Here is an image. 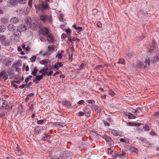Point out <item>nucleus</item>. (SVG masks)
I'll return each instance as SVG.
<instances>
[{
    "mask_svg": "<svg viewBox=\"0 0 159 159\" xmlns=\"http://www.w3.org/2000/svg\"><path fill=\"white\" fill-rule=\"evenodd\" d=\"M8 102L6 100H3V102L2 103V106L3 107L7 108V109L8 110Z\"/></svg>",
    "mask_w": 159,
    "mask_h": 159,
    "instance_id": "nucleus-19",
    "label": "nucleus"
},
{
    "mask_svg": "<svg viewBox=\"0 0 159 159\" xmlns=\"http://www.w3.org/2000/svg\"><path fill=\"white\" fill-rule=\"evenodd\" d=\"M50 61L48 59H45L42 60L40 61V63L42 65H46L47 63L49 62Z\"/></svg>",
    "mask_w": 159,
    "mask_h": 159,
    "instance_id": "nucleus-25",
    "label": "nucleus"
},
{
    "mask_svg": "<svg viewBox=\"0 0 159 159\" xmlns=\"http://www.w3.org/2000/svg\"><path fill=\"white\" fill-rule=\"evenodd\" d=\"M44 138H45V137L47 138L48 137L50 136V135L49 134H44Z\"/></svg>",
    "mask_w": 159,
    "mask_h": 159,
    "instance_id": "nucleus-64",
    "label": "nucleus"
},
{
    "mask_svg": "<svg viewBox=\"0 0 159 159\" xmlns=\"http://www.w3.org/2000/svg\"><path fill=\"white\" fill-rule=\"evenodd\" d=\"M41 9L42 11L49 9V6L46 2H43L41 4Z\"/></svg>",
    "mask_w": 159,
    "mask_h": 159,
    "instance_id": "nucleus-8",
    "label": "nucleus"
},
{
    "mask_svg": "<svg viewBox=\"0 0 159 159\" xmlns=\"http://www.w3.org/2000/svg\"><path fill=\"white\" fill-rule=\"evenodd\" d=\"M134 54L132 51H129L127 54V56L129 58H130L134 57Z\"/></svg>",
    "mask_w": 159,
    "mask_h": 159,
    "instance_id": "nucleus-22",
    "label": "nucleus"
},
{
    "mask_svg": "<svg viewBox=\"0 0 159 159\" xmlns=\"http://www.w3.org/2000/svg\"><path fill=\"white\" fill-rule=\"evenodd\" d=\"M17 4V0H9L7 2V5L9 7L15 6Z\"/></svg>",
    "mask_w": 159,
    "mask_h": 159,
    "instance_id": "nucleus-7",
    "label": "nucleus"
},
{
    "mask_svg": "<svg viewBox=\"0 0 159 159\" xmlns=\"http://www.w3.org/2000/svg\"><path fill=\"white\" fill-rule=\"evenodd\" d=\"M17 12L19 13L20 15H24L25 14V12H24V10L22 9H20L17 10Z\"/></svg>",
    "mask_w": 159,
    "mask_h": 159,
    "instance_id": "nucleus-27",
    "label": "nucleus"
},
{
    "mask_svg": "<svg viewBox=\"0 0 159 159\" xmlns=\"http://www.w3.org/2000/svg\"><path fill=\"white\" fill-rule=\"evenodd\" d=\"M17 1L18 3L22 4H25L26 2V0H17Z\"/></svg>",
    "mask_w": 159,
    "mask_h": 159,
    "instance_id": "nucleus-42",
    "label": "nucleus"
},
{
    "mask_svg": "<svg viewBox=\"0 0 159 159\" xmlns=\"http://www.w3.org/2000/svg\"><path fill=\"white\" fill-rule=\"evenodd\" d=\"M51 50H48L46 52L44 53L43 54H42V56H49L50 55L51 53Z\"/></svg>",
    "mask_w": 159,
    "mask_h": 159,
    "instance_id": "nucleus-33",
    "label": "nucleus"
},
{
    "mask_svg": "<svg viewBox=\"0 0 159 159\" xmlns=\"http://www.w3.org/2000/svg\"><path fill=\"white\" fill-rule=\"evenodd\" d=\"M22 48L23 49H25V50H30L31 48V44L30 43H25V44H22L21 45Z\"/></svg>",
    "mask_w": 159,
    "mask_h": 159,
    "instance_id": "nucleus-10",
    "label": "nucleus"
},
{
    "mask_svg": "<svg viewBox=\"0 0 159 159\" xmlns=\"http://www.w3.org/2000/svg\"><path fill=\"white\" fill-rule=\"evenodd\" d=\"M36 58V56H34L30 58L31 61L33 62L34 61H35Z\"/></svg>",
    "mask_w": 159,
    "mask_h": 159,
    "instance_id": "nucleus-49",
    "label": "nucleus"
},
{
    "mask_svg": "<svg viewBox=\"0 0 159 159\" xmlns=\"http://www.w3.org/2000/svg\"><path fill=\"white\" fill-rule=\"evenodd\" d=\"M14 70L11 68H9L7 70H2L0 72V78L2 80H7L9 77L11 79L14 76Z\"/></svg>",
    "mask_w": 159,
    "mask_h": 159,
    "instance_id": "nucleus-1",
    "label": "nucleus"
},
{
    "mask_svg": "<svg viewBox=\"0 0 159 159\" xmlns=\"http://www.w3.org/2000/svg\"><path fill=\"white\" fill-rule=\"evenodd\" d=\"M63 66V64L61 62H58L53 65V67L54 69L58 70L60 67H61Z\"/></svg>",
    "mask_w": 159,
    "mask_h": 159,
    "instance_id": "nucleus-15",
    "label": "nucleus"
},
{
    "mask_svg": "<svg viewBox=\"0 0 159 159\" xmlns=\"http://www.w3.org/2000/svg\"><path fill=\"white\" fill-rule=\"evenodd\" d=\"M73 27L75 29L78 30L79 31H80L82 30V27L78 26L77 27L75 25H73Z\"/></svg>",
    "mask_w": 159,
    "mask_h": 159,
    "instance_id": "nucleus-30",
    "label": "nucleus"
},
{
    "mask_svg": "<svg viewBox=\"0 0 159 159\" xmlns=\"http://www.w3.org/2000/svg\"><path fill=\"white\" fill-rule=\"evenodd\" d=\"M120 141L122 142H126V141L124 139L121 138L120 139Z\"/></svg>",
    "mask_w": 159,
    "mask_h": 159,
    "instance_id": "nucleus-62",
    "label": "nucleus"
},
{
    "mask_svg": "<svg viewBox=\"0 0 159 159\" xmlns=\"http://www.w3.org/2000/svg\"><path fill=\"white\" fill-rule=\"evenodd\" d=\"M67 37V36L65 34L63 33L61 35V39H64Z\"/></svg>",
    "mask_w": 159,
    "mask_h": 159,
    "instance_id": "nucleus-44",
    "label": "nucleus"
},
{
    "mask_svg": "<svg viewBox=\"0 0 159 159\" xmlns=\"http://www.w3.org/2000/svg\"><path fill=\"white\" fill-rule=\"evenodd\" d=\"M127 125L130 126H135V123H131V122H128Z\"/></svg>",
    "mask_w": 159,
    "mask_h": 159,
    "instance_id": "nucleus-57",
    "label": "nucleus"
},
{
    "mask_svg": "<svg viewBox=\"0 0 159 159\" xmlns=\"http://www.w3.org/2000/svg\"><path fill=\"white\" fill-rule=\"evenodd\" d=\"M30 80V79L29 78L27 77L25 79V82L27 83Z\"/></svg>",
    "mask_w": 159,
    "mask_h": 159,
    "instance_id": "nucleus-60",
    "label": "nucleus"
},
{
    "mask_svg": "<svg viewBox=\"0 0 159 159\" xmlns=\"http://www.w3.org/2000/svg\"><path fill=\"white\" fill-rule=\"evenodd\" d=\"M126 115L128 116V118L129 119H134L136 118L135 116L129 112L128 113V115Z\"/></svg>",
    "mask_w": 159,
    "mask_h": 159,
    "instance_id": "nucleus-26",
    "label": "nucleus"
},
{
    "mask_svg": "<svg viewBox=\"0 0 159 159\" xmlns=\"http://www.w3.org/2000/svg\"><path fill=\"white\" fill-rule=\"evenodd\" d=\"M120 157L121 158L126 159L127 158V155L126 154V150H124L120 151Z\"/></svg>",
    "mask_w": 159,
    "mask_h": 159,
    "instance_id": "nucleus-11",
    "label": "nucleus"
},
{
    "mask_svg": "<svg viewBox=\"0 0 159 159\" xmlns=\"http://www.w3.org/2000/svg\"><path fill=\"white\" fill-rule=\"evenodd\" d=\"M84 103V101L83 100H81L79 101L78 103L77 104L79 105H82Z\"/></svg>",
    "mask_w": 159,
    "mask_h": 159,
    "instance_id": "nucleus-55",
    "label": "nucleus"
},
{
    "mask_svg": "<svg viewBox=\"0 0 159 159\" xmlns=\"http://www.w3.org/2000/svg\"><path fill=\"white\" fill-rule=\"evenodd\" d=\"M20 33H21L18 34V35H15L14 34L11 37V40L14 42H16L19 41V37L21 35Z\"/></svg>",
    "mask_w": 159,
    "mask_h": 159,
    "instance_id": "nucleus-9",
    "label": "nucleus"
},
{
    "mask_svg": "<svg viewBox=\"0 0 159 159\" xmlns=\"http://www.w3.org/2000/svg\"><path fill=\"white\" fill-rule=\"evenodd\" d=\"M103 138L108 143H111L112 140L110 137L107 135H104L103 136Z\"/></svg>",
    "mask_w": 159,
    "mask_h": 159,
    "instance_id": "nucleus-20",
    "label": "nucleus"
},
{
    "mask_svg": "<svg viewBox=\"0 0 159 159\" xmlns=\"http://www.w3.org/2000/svg\"><path fill=\"white\" fill-rule=\"evenodd\" d=\"M87 102L91 104H94L95 103V101L94 100L92 99L88 100L87 101Z\"/></svg>",
    "mask_w": 159,
    "mask_h": 159,
    "instance_id": "nucleus-38",
    "label": "nucleus"
},
{
    "mask_svg": "<svg viewBox=\"0 0 159 159\" xmlns=\"http://www.w3.org/2000/svg\"><path fill=\"white\" fill-rule=\"evenodd\" d=\"M8 30L10 31H13L14 34L18 35V34L20 33V31L18 29L16 28L14 25L10 24L8 25L7 27Z\"/></svg>",
    "mask_w": 159,
    "mask_h": 159,
    "instance_id": "nucleus-3",
    "label": "nucleus"
},
{
    "mask_svg": "<svg viewBox=\"0 0 159 159\" xmlns=\"http://www.w3.org/2000/svg\"><path fill=\"white\" fill-rule=\"evenodd\" d=\"M108 93L111 96H113L115 94V93L111 90H110L109 91Z\"/></svg>",
    "mask_w": 159,
    "mask_h": 159,
    "instance_id": "nucleus-48",
    "label": "nucleus"
},
{
    "mask_svg": "<svg viewBox=\"0 0 159 159\" xmlns=\"http://www.w3.org/2000/svg\"><path fill=\"white\" fill-rule=\"evenodd\" d=\"M46 39L49 43H53L54 42L53 36L51 34L48 35L46 37Z\"/></svg>",
    "mask_w": 159,
    "mask_h": 159,
    "instance_id": "nucleus-12",
    "label": "nucleus"
},
{
    "mask_svg": "<svg viewBox=\"0 0 159 159\" xmlns=\"http://www.w3.org/2000/svg\"><path fill=\"white\" fill-rule=\"evenodd\" d=\"M43 120H39L37 121V124L39 125H42L43 123Z\"/></svg>",
    "mask_w": 159,
    "mask_h": 159,
    "instance_id": "nucleus-50",
    "label": "nucleus"
},
{
    "mask_svg": "<svg viewBox=\"0 0 159 159\" xmlns=\"http://www.w3.org/2000/svg\"><path fill=\"white\" fill-rule=\"evenodd\" d=\"M19 21L18 18L16 17H12L10 19L11 23L13 24H16L19 22Z\"/></svg>",
    "mask_w": 159,
    "mask_h": 159,
    "instance_id": "nucleus-17",
    "label": "nucleus"
},
{
    "mask_svg": "<svg viewBox=\"0 0 159 159\" xmlns=\"http://www.w3.org/2000/svg\"><path fill=\"white\" fill-rule=\"evenodd\" d=\"M154 60H152V61H153V63H156V61H159V57L158 58V56H157L156 57V56H155L154 57Z\"/></svg>",
    "mask_w": 159,
    "mask_h": 159,
    "instance_id": "nucleus-34",
    "label": "nucleus"
},
{
    "mask_svg": "<svg viewBox=\"0 0 159 159\" xmlns=\"http://www.w3.org/2000/svg\"><path fill=\"white\" fill-rule=\"evenodd\" d=\"M35 130L36 134H39L40 133L41 130L40 128L39 127H37L35 128Z\"/></svg>",
    "mask_w": 159,
    "mask_h": 159,
    "instance_id": "nucleus-31",
    "label": "nucleus"
},
{
    "mask_svg": "<svg viewBox=\"0 0 159 159\" xmlns=\"http://www.w3.org/2000/svg\"><path fill=\"white\" fill-rule=\"evenodd\" d=\"M84 115H85V114L84 113V112L83 111V112L80 111L78 112V115L79 116H83Z\"/></svg>",
    "mask_w": 159,
    "mask_h": 159,
    "instance_id": "nucleus-51",
    "label": "nucleus"
},
{
    "mask_svg": "<svg viewBox=\"0 0 159 159\" xmlns=\"http://www.w3.org/2000/svg\"><path fill=\"white\" fill-rule=\"evenodd\" d=\"M145 65L144 66V68H146L149 67L150 64V60L149 58L147 57L146 58L144 61Z\"/></svg>",
    "mask_w": 159,
    "mask_h": 159,
    "instance_id": "nucleus-13",
    "label": "nucleus"
},
{
    "mask_svg": "<svg viewBox=\"0 0 159 159\" xmlns=\"http://www.w3.org/2000/svg\"><path fill=\"white\" fill-rule=\"evenodd\" d=\"M135 123V125H137L138 126H140V125H142V124L140 123Z\"/></svg>",
    "mask_w": 159,
    "mask_h": 159,
    "instance_id": "nucleus-63",
    "label": "nucleus"
},
{
    "mask_svg": "<svg viewBox=\"0 0 159 159\" xmlns=\"http://www.w3.org/2000/svg\"><path fill=\"white\" fill-rule=\"evenodd\" d=\"M40 20L43 22H48L49 23H52V17L45 14H42L40 16Z\"/></svg>",
    "mask_w": 159,
    "mask_h": 159,
    "instance_id": "nucleus-5",
    "label": "nucleus"
},
{
    "mask_svg": "<svg viewBox=\"0 0 159 159\" xmlns=\"http://www.w3.org/2000/svg\"><path fill=\"white\" fill-rule=\"evenodd\" d=\"M102 122L103 123L104 125L105 126H107L108 127L110 125V124L107 121L103 120H102Z\"/></svg>",
    "mask_w": 159,
    "mask_h": 159,
    "instance_id": "nucleus-36",
    "label": "nucleus"
},
{
    "mask_svg": "<svg viewBox=\"0 0 159 159\" xmlns=\"http://www.w3.org/2000/svg\"><path fill=\"white\" fill-rule=\"evenodd\" d=\"M33 0H29L28 1V5L29 7H32V6Z\"/></svg>",
    "mask_w": 159,
    "mask_h": 159,
    "instance_id": "nucleus-45",
    "label": "nucleus"
},
{
    "mask_svg": "<svg viewBox=\"0 0 159 159\" xmlns=\"http://www.w3.org/2000/svg\"><path fill=\"white\" fill-rule=\"evenodd\" d=\"M107 120H108V121L110 122H113V120L112 119V118L111 117H108L107 119Z\"/></svg>",
    "mask_w": 159,
    "mask_h": 159,
    "instance_id": "nucleus-59",
    "label": "nucleus"
},
{
    "mask_svg": "<svg viewBox=\"0 0 159 159\" xmlns=\"http://www.w3.org/2000/svg\"><path fill=\"white\" fill-rule=\"evenodd\" d=\"M40 40L42 42L45 41L47 40L46 37H40Z\"/></svg>",
    "mask_w": 159,
    "mask_h": 159,
    "instance_id": "nucleus-43",
    "label": "nucleus"
},
{
    "mask_svg": "<svg viewBox=\"0 0 159 159\" xmlns=\"http://www.w3.org/2000/svg\"><path fill=\"white\" fill-rule=\"evenodd\" d=\"M117 63L121 64L123 65H125V60L123 58H120L119 59V61L117 62Z\"/></svg>",
    "mask_w": 159,
    "mask_h": 159,
    "instance_id": "nucleus-29",
    "label": "nucleus"
},
{
    "mask_svg": "<svg viewBox=\"0 0 159 159\" xmlns=\"http://www.w3.org/2000/svg\"><path fill=\"white\" fill-rule=\"evenodd\" d=\"M112 134L115 136H118V132L115 130H113L112 131Z\"/></svg>",
    "mask_w": 159,
    "mask_h": 159,
    "instance_id": "nucleus-39",
    "label": "nucleus"
},
{
    "mask_svg": "<svg viewBox=\"0 0 159 159\" xmlns=\"http://www.w3.org/2000/svg\"><path fill=\"white\" fill-rule=\"evenodd\" d=\"M43 76L42 75H36L35 77L33 80V82L35 84H37L39 82L43 79Z\"/></svg>",
    "mask_w": 159,
    "mask_h": 159,
    "instance_id": "nucleus-14",
    "label": "nucleus"
},
{
    "mask_svg": "<svg viewBox=\"0 0 159 159\" xmlns=\"http://www.w3.org/2000/svg\"><path fill=\"white\" fill-rule=\"evenodd\" d=\"M143 128L146 131H148L150 129L149 127L147 126L146 125H145L143 126Z\"/></svg>",
    "mask_w": 159,
    "mask_h": 159,
    "instance_id": "nucleus-46",
    "label": "nucleus"
},
{
    "mask_svg": "<svg viewBox=\"0 0 159 159\" xmlns=\"http://www.w3.org/2000/svg\"><path fill=\"white\" fill-rule=\"evenodd\" d=\"M50 31V29L49 28L43 27L39 29V34L40 36L41 35L44 36L46 35L49 34Z\"/></svg>",
    "mask_w": 159,
    "mask_h": 159,
    "instance_id": "nucleus-4",
    "label": "nucleus"
},
{
    "mask_svg": "<svg viewBox=\"0 0 159 159\" xmlns=\"http://www.w3.org/2000/svg\"><path fill=\"white\" fill-rule=\"evenodd\" d=\"M25 21L28 25H31L29 27H30V29L32 30L36 29L39 26V23L36 20H34V22L31 23L32 20L30 17H26L25 19Z\"/></svg>",
    "mask_w": 159,
    "mask_h": 159,
    "instance_id": "nucleus-2",
    "label": "nucleus"
},
{
    "mask_svg": "<svg viewBox=\"0 0 159 159\" xmlns=\"http://www.w3.org/2000/svg\"><path fill=\"white\" fill-rule=\"evenodd\" d=\"M114 155H115V158H116L117 157H120V152L117 153L116 152L115 153Z\"/></svg>",
    "mask_w": 159,
    "mask_h": 159,
    "instance_id": "nucleus-54",
    "label": "nucleus"
},
{
    "mask_svg": "<svg viewBox=\"0 0 159 159\" xmlns=\"http://www.w3.org/2000/svg\"><path fill=\"white\" fill-rule=\"evenodd\" d=\"M6 40V38L5 36L1 35L0 36V40L2 41H4Z\"/></svg>",
    "mask_w": 159,
    "mask_h": 159,
    "instance_id": "nucleus-41",
    "label": "nucleus"
},
{
    "mask_svg": "<svg viewBox=\"0 0 159 159\" xmlns=\"http://www.w3.org/2000/svg\"><path fill=\"white\" fill-rule=\"evenodd\" d=\"M62 104L63 106L65 105L67 107H70L71 105L70 102L67 100H65L64 102H62Z\"/></svg>",
    "mask_w": 159,
    "mask_h": 159,
    "instance_id": "nucleus-23",
    "label": "nucleus"
},
{
    "mask_svg": "<svg viewBox=\"0 0 159 159\" xmlns=\"http://www.w3.org/2000/svg\"><path fill=\"white\" fill-rule=\"evenodd\" d=\"M53 72L52 70H50V71L49 72H47V73H46L49 76H51L52 75Z\"/></svg>",
    "mask_w": 159,
    "mask_h": 159,
    "instance_id": "nucleus-53",
    "label": "nucleus"
},
{
    "mask_svg": "<svg viewBox=\"0 0 159 159\" xmlns=\"http://www.w3.org/2000/svg\"><path fill=\"white\" fill-rule=\"evenodd\" d=\"M141 112V110L140 108L138 107L137 109H136V111H135V112L136 113H139Z\"/></svg>",
    "mask_w": 159,
    "mask_h": 159,
    "instance_id": "nucleus-47",
    "label": "nucleus"
},
{
    "mask_svg": "<svg viewBox=\"0 0 159 159\" xmlns=\"http://www.w3.org/2000/svg\"><path fill=\"white\" fill-rule=\"evenodd\" d=\"M68 41L71 43H72L73 41H76L77 40H79V39L77 38L73 37L68 36Z\"/></svg>",
    "mask_w": 159,
    "mask_h": 159,
    "instance_id": "nucleus-21",
    "label": "nucleus"
},
{
    "mask_svg": "<svg viewBox=\"0 0 159 159\" xmlns=\"http://www.w3.org/2000/svg\"><path fill=\"white\" fill-rule=\"evenodd\" d=\"M65 154V153H64V154H62V155L61 156L60 158L61 159H65L66 158V157L64 155Z\"/></svg>",
    "mask_w": 159,
    "mask_h": 159,
    "instance_id": "nucleus-56",
    "label": "nucleus"
},
{
    "mask_svg": "<svg viewBox=\"0 0 159 159\" xmlns=\"http://www.w3.org/2000/svg\"><path fill=\"white\" fill-rule=\"evenodd\" d=\"M8 111H10V110H11L12 107L13 106V105L12 103L11 102H8Z\"/></svg>",
    "mask_w": 159,
    "mask_h": 159,
    "instance_id": "nucleus-37",
    "label": "nucleus"
},
{
    "mask_svg": "<svg viewBox=\"0 0 159 159\" xmlns=\"http://www.w3.org/2000/svg\"><path fill=\"white\" fill-rule=\"evenodd\" d=\"M56 58H57L58 59V61H59V60L61 59L62 57V55L61 53H59L57 55Z\"/></svg>",
    "mask_w": 159,
    "mask_h": 159,
    "instance_id": "nucleus-35",
    "label": "nucleus"
},
{
    "mask_svg": "<svg viewBox=\"0 0 159 159\" xmlns=\"http://www.w3.org/2000/svg\"><path fill=\"white\" fill-rule=\"evenodd\" d=\"M6 27L3 25H0V32H4L6 30Z\"/></svg>",
    "mask_w": 159,
    "mask_h": 159,
    "instance_id": "nucleus-28",
    "label": "nucleus"
},
{
    "mask_svg": "<svg viewBox=\"0 0 159 159\" xmlns=\"http://www.w3.org/2000/svg\"><path fill=\"white\" fill-rule=\"evenodd\" d=\"M11 65V61H7L6 64V66H9Z\"/></svg>",
    "mask_w": 159,
    "mask_h": 159,
    "instance_id": "nucleus-61",
    "label": "nucleus"
},
{
    "mask_svg": "<svg viewBox=\"0 0 159 159\" xmlns=\"http://www.w3.org/2000/svg\"><path fill=\"white\" fill-rule=\"evenodd\" d=\"M18 28L19 30L20 31H26L27 30V26L25 25H21L19 26Z\"/></svg>",
    "mask_w": 159,
    "mask_h": 159,
    "instance_id": "nucleus-18",
    "label": "nucleus"
},
{
    "mask_svg": "<svg viewBox=\"0 0 159 159\" xmlns=\"http://www.w3.org/2000/svg\"><path fill=\"white\" fill-rule=\"evenodd\" d=\"M144 65L143 63V62L141 61H139L138 63V65H135L134 64L133 65V66H139L140 68L144 67Z\"/></svg>",
    "mask_w": 159,
    "mask_h": 159,
    "instance_id": "nucleus-24",
    "label": "nucleus"
},
{
    "mask_svg": "<svg viewBox=\"0 0 159 159\" xmlns=\"http://www.w3.org/2000/svg\"><path fill=\"white\" fill-rule=\"evenodd\" d=\"M9 111L7 109V108L3 107L1 106L0 107V117L2 118Z\"/></svg>",
    "mask_w": 159,
    "mask_h": 159,
    "instance_id": "nucleus-6",
    "label": "nucleus"
},
{
    "mask_svg": "<svg viewBox=\"0 0 159 159\" xmlns=\"http://www.w3.org/2000/svg\"><path fill=\"white\" fill-rule=\"evenodd\" d=\"M54 46L53 45H49L48 47V50H50L51 49H54Z\"/></svg>",
    "mask_w": 159,
    "mask_h": 159,
    "instance_id": "nucleus-52",
    "label": "nucleus"
},
{
    "mask_svg": "<svg viewBox=\"0 0 159 159\" xmlns=\"http://www.w3.org/2000/svg\"><path fill=\"white\" fill-rule=\"evenodd\" d=\"M37 71L38 70L37 68L35 67L34 69V70L32 71L31 74L33 76H36Z\"/></svg>",
    "mask_w": 159,
    "mask_h": 159,
    "instance_id": "nucleus-32",
    "label": "nucleus"
},
{
    "mask_svg": "<svg viewBox=\"0 0 159 159\" xmlns=\"http://www.w3.org/2000/svg\"><path fill=\"white\" fill-rule=\"evenodd\" d=\"M65 31L67 33V34H70L71 33V30L69 29H65Z\"/></svg>",
    "mask_w": 159,
    "mask_h": 159,
    "instance_id": "nucleus-58",
    "label": "nucleus"
},
{
    "mask_svg": "<svg viewBox=\"0 0 159 159\" xmlns=\"http://www.w3.org/2000/svg\"><path fill=\"white\" fill-rule=\"evenodd\" d=\"M83 111L84 112V113L86 116H89L90 114V109L87 108L85 107L84 108Z\"/></svg>",
    "mask_w": 159,
    "mask_h": 159,
    "instance_id": "nucleus-16",
    "label": "nucleus"
},
{
    "mask_svg": "<svg viewBox=\"0 0 159 159\" xmlns=\"http://www.w3.org/2000/svg\"><path fill=\"white\" fill-rule=\"evenodd\" d=\"M39 73H42V75L44 76L45 75V74L46 73L45 71V69L44 68L42 69L39 71Z\"/></svg>",
    "mask_w": 159,
    "mask_h": 159,
    "instance_id": "nucleus-40",
    "label": "nucleus"
}]
</instances>
